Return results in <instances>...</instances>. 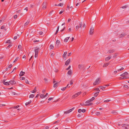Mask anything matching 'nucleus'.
Wrapping results in <instances>:
<instances>
[{"instance_id":"obj_3","label":"nucleus","mask_w":129,"mask_h":129,"mask_svg":"<svg viewBox=\"0 0 129 129\" xmlns=\"http://www.w3.org/2000/svg\"><path fill=\"white\" fill-rule=\"evenodd\" d=\"M81 93V91L79 92H78L76 94H75L73 95L72 96V98H75L78 95H79Z\"/></svg>"},{"instance_id":"obj_49","label":"nucleus","mask_w":129,"mask_h":129,"mask_svg":"<svg viewBox=\"0 0 129 129\" xmlns=\"http://www.w3.org/2000/svg\"><path fill=\"white\" fill-rule=\"evenodd\" d=\"M17 15H15L14 16V19H15L17 18Z\"/></svg>"},{"instance_id":"obj_12","label":"nucleus","mask_w":129,"mask_h":129,"mask_svg":"<svg viewBox=\"0 0 129 129\" xmlns=\"http://www.w3.org/2000/svg\"><path fill=\"white\" fill-rule=\"evenodd\" d=\"M125 35L126 34L124 33L121 34L119 35V37L120 38L123 37L125 36Z\"/></svg>"},{"instance_id":"obj_25","label":"nucleus","mask_w":129,"mask_h":129,"mask_svg":"<svg viewBox=\"0 0 129 129\" xmlns=\"http://www.w3.org/2000/svg\"><path fill=\"white\" fill-rule=\"evenodd\" d=\"M59 28V26H58L57 27V29L56 31V33H55L54 34L55 35H56L58 33V31Z\"/></svg>"},{"instance_id":"obj_64","label":"nucleus","mask_w":129,"mask_h":129,"mask_svg":"<svg viewBox=\"0 0 129 129\" xmlns=\"http://www.w3.org/2000/svg\"><path fill=\"white\" fill-rule=\"evenodd\" d=\"M70 84L71 85H72L73 84V82L72 81H71L70 82Z\"/></svg>"},{"instance_id":"obj_53","label":"nucleus","mask_w":129,"mask_h":129,"mask_svg":"<svg viewBox=\"0 0 129 129\" xmlns=\"http://www.w3.org/2000/svg\"><path fill=\"white\" fill-rule=\"evenodd\" d=\"M78 112L79 113L81 112H82V110L81 109H79L78 111Z\"/></svg>"},{"instance_id":"obj_2","label":"nucleus","mask_w":129,"mask_h":129,"mask_svg":"<svg viewBox=\"0 0 129 129\" xmlns=\"http://www.w3.org/2000/svg\"><path fill=\"white\" fill-rule=\"evenodd\" d=\"M100 82V78H98L96 79L95 81L93 83L94 85H96L99 84V83Z\"/></svg>"},{"instance_id":"obj_27","label":"nucleus","mask_w":129,"mask_h":129,"mask_svg":"<svg viewBox=\"0 0 129 129\" xmlns=\"http://www.w3.org/2000/svg\"><path fill=\"white\" fill-rule=\"evenodd\" d=\"M92 104H93L92 103H90L88 104H85V106H91V105H92Z\"/></svg>"},{"instance_id":"obj_11","label":"nucleus","mask_w":129,"mask_h":129,"mask_svg":"<svg viewBox=\"0 0 129 129\" xmlns=\"http://www.w3.org/2000/svg\"><path fill=\"white\" fill-rule=\"evenodd\" d=\"M128 74V73L126 72H125L124 73L122 74H121L120 75V76H125L126 75H127Z\"/></svg>"},{"instance_id":"obj_29","label":"nucleus","mask_w":129,"mask_h":129,"mask_svg":"<svg viewBox=\"0 0 129 129\" xmlns=\"http://www.w3.org/2000/svg\"><path fill=\"white\" fill-rule=\"evenodd\" d=\"M40 97L41 98H42V99H43V98H45L44 95L43 94H41L40 96Z\"/></svg>"},{"instance_id":"obj_31","label":"nucleus","mask_w":129,"mask_h":129,"mask_svg":"<svg viewBox=\"0 0 129 129\" xmlns=\"http://www.w3.org/2000/svg\"><path fill=\"white\" fill-rule=\"evenodd\" d=\"M128 88V87L127 85H124V88L125 89H127Z\"/></svg>"},{"instance_id":"obj_10","label":"nucleus","mask_w":129,"mask_h":129,"mask_svg":"<svg viewBox=\"0 0 129 129\" xmlns=\"http://www.w3.org/2000/svg\"><path fill=\"white\" fill-rule=\"evenodd\" d=\"M84 68V66L82 64H79L78 66V68L79 69H82Z\"/></svg>"},{"instance_id":"obj_48","label":"nucleus","mask_w":129,"mask_h":129,"mask_svg":"<svg viewBox=\"0 0 129 129\" xmlns=\"http://www.w3.org/2000/svg\"><path fill=\"white\" fill-rule=\"evenodd\" d=\"M67 88V87H63V88H62L61 89V90H64L65 89H66Z\"/></svg>"},{"instance_id":"obj_26","label":"nucleus","mask_w":129,"mask_h":129,"mask_svg":"<svg viewBox=\"0 0 129 129\" xmlns=\"http://www.w3.org/2000/svg\"><path fill=\"white\" fill-rule=\"evenodd\" d=\"M100 88H101L102 90H104L106 88V87H105L102 86H100Z\"/></svg>"},{"instance_id":"obj_61","label":"nucleus","mask_w":129,"mask_h":129,"mask_svg":"<svg viewBox=\"0 0 129 129\" xmlns=\"http://www.w3.org/2000/svg\"><path fill=\"white\" fill-rule=\"evenodd\" d=\"M53 99V98H50L48 99V100L49 101H50L51 100H52Z\"/></svg>"},{"instance_id":"obj_16","label":"nucleus","mask_w":129,"mask_h":129,"mask_svg":"<svg viewBox=\"0 0 129 129\" xmlns=\"http://www.w3.org/2000/svg\"><path fill=\"white\" fill-rule=\"evenodd\" d=\"M25 72H24L21 71L19 74V75L20 76H22L25 74Z\"/></svg>"},{"instance_id":"obj_50","label":"nucleus","mask_w":129,"mask_h":129,"mask_svg":"<svg viewBox=\"0 0 129 129\" xmlns=\"http://www.w3.org/2000/svg\"><path fill=\"white\" fill-rule=\"evenodd\" d=\"M6 42L7 43H10V40H8Z\"/></svg>"},{"instance_id":"obj_4","label":"nucleus","mask_w":129,"mask_h":129,"mask_svg":"<svg viewBox=\"0 0 129 129\" xmlns=\"http://www.w3.org/2000/svg\"><path fill=\"white\" fill-rule=\"evenodd\" d=\"M60 43V41L58 40H57L56 42V45L55 46V47H56V48H59V45Z\"/></svg>"},{"instance_id":"obj_30","label":"nucleus","mask_w":129,"mask_h":129,"mask_svg":"<svg viewBox=\"0 0 129 129\" xmlns=\"http://www.w3.org/2000/svg\"><path fill=\"white\" fill-rule=\"evenodd\" d=\"M123 77L124 79H127L129 78V77L128 76H124Z\"/></svg>"},{"instance_id":"obj_15","label":"nucleus","mask_w":129,"mask_h":129,"mask_svg":"<svg viewBox=\"0 0 129 129\" xmlns=\"http://www.w3.org/2000/svg\"><path fill=\"white\" fill-rule=\"evenodd\" d=\"M71 110L72 109H70L69 110L65 112L64 113L65 114L69 113L72 111Z\"/></svg>"},{"instance_id":"obj_5","label":"nucleus","mask_w":129,"mask_h":129,"mask_svg":"<svg viewBox=\"0 0 129 129\" xmlns=\"http://www.w3.org/2000/svg\"><path fill=\"white\" fill-rule=\"evenodd\" d=\"M94 28L93 27H91L89 32V34L90 35H92L93 34L94 32Z\"/></svg>"},{"instance_id":"obj_34","label":"nucleus","mask_w":129,"mask_h":129,"mask_svg":"<svg viewBox=\"0 0 129 129\" xmlns=\"http://www.w3.org/2000/svg\"><path fill=\"white\" fill-rule=\"evenodd\" d=\"M29 23V21H27L24 24L25 26H26Z\"/></svg>"},{"instance_id":"obj_20","label":"nucleus","mask_w":129,"mask_h":129,"mask_svg":"<svg viewBox=\"0 0 129 129\" xmlns=\"http://www.w3.org/2000/svg\"><path fill=\"white\" fill-rule=\"evenodd\" d=\"M112 113L113 114L116 115L117 114V112L113 110L112 112Z\"/></svg>"},{"instance_id":"obj_23","label":"nucleus","mask_w":129,"mask_h":129,"mask_svg":"<svg viewBox=\"0 0 129 129\" xmlns=\"http://www.w3.org/2000/svg\"><path fill=\"white\" fill-rule=\"evenodd\" d=\"M70 37H68L65 38L64 40V41L65 42H67L68 41V40L69 39Z\"/></svg>"},{"instance_id":"obj_44","label":"nucleus","mask_w":129,"mask_h":129,"mask_svg":"<svg viewBox=\"0 0 129 129\" xmlns=\"http://www.w3.org/2000/svg\"><path fill=\"white\" fill-rule=\"evenodd\" d=\"M71 28H69V29L67 31V32L68 33L70 32V31H71Z\"/></svg>"},{"instance_id":"obj_14","label":"nucleus","mask_w":129,"mask_h":129,"mask_svg":"<svg viewBox=\"0 0 129 129\" xmlns=\"http://www.w3.org/2000/svg\"><path fill=\"white\" fill-rule=\"evenodd\" d=\"M37 87L36 86L34 88V89L33 90L31 91V92L33 93H34L36 92L37 91Z\"/></svg>"},{"instance_id":"obj_42","label":"nucleus","mask_w":129,"mask_h":129,"mask_svg":"<svg viewBox=\"0 0 129 129\" xmlns=\"http://www.w3.org/2000/svg\"><path fill=\"white\" fill-rule=\"evenodd\" d=\"M124 69V68L123 67H122L120 69L118 70H117L118 71H121L122 70Z\"/></svg>"},{"instance_id":"obj_56","label":"nucleus","mask_w":129,"mask_h":129,"mask_svg":"<svg viewBox=\"0 0 129 129\" xmlns=\"http://www.w3.org/2000/svg\"><path fill=\"white\" fill-rule=\"evenodd\" d=\"M126 124H122V125H121V126H122V127H125V126H126Z\"/></svg>"},{"instance_id":"obj_46","label":"nucleus","mask_w":129,"mask_h":129,"mask_svg":"<svg viewBox=\"0 0 129 129\" xmlns=\"http://www.w3.org/2000/svg\"><path fill=\"white\" fill-rule=\"evenodd\" d=\"M25 82L27 84H29V83L28 82V81L27 79H25Z\"/></svg>"},{"instance_id":"obj_19","label":"nucleus","mask_w":129,"mask_h":129,"mask_svg":"<svg viewBox=\"0 0 129 129\" xmlns=\"http://www.w3.org/2000/svg\"><path fill=\"white\" fill-rule=\"evenodd\" d=\"M31 102V101H29L28 102L25 103V105L27 106L30 104Z\"/></svg>"},{"instance_id":"obj_38","label":"nucleus","mask_w":129,"mask_h":129,"mask_svg":"<svg viewBox=\"0 0 129 129\" xmlns=\"http://www.w3.org/2000/svg\"><path fill=\"white\" fill-rule=\"evenodd\" d=\"M94 90H96L98 91H100V89H99V88H95Z\"/></svg>"},{"instance_id":"obj_22","label":"nucleus","mask_w":129,"mask_h":129,"mask_svg":"<svg viewBox=\"0 0 129 129\" xmlns=\"http://www.w3.org/2000/svg\"><path fill=\"white\" fill-rule=\"evenodd\" d=\"M109 63H106L104 64V65L103 66V67H106L108 66L109 65Z\"/></svg>"},{"instance_id":"obj_59","label":"nucleus","mask_w":129,"mask_h":129,"mask_svg":"<svg viewBox=\"0 0 129 129\" xmlns=\"http://www.w3.org/2000/svg\"><path fill=\"white\" fill-rule=\"evenodd\" d=\"M21 47V45H19L18 46V48L19 49H20Z\"/></svg>"},{"instance_id":"obj_60","label":"nucleus","mask_w":129,"mask_h":129,"mask_svg":"<svg viewBox=\"0 0 129 129\" xmlns=\"http://www.w3.org/2000/svg\"><path fill=\"white\" fill-rule=\"evenodd\" d=\"M12 46L11 45H9L7 47V48L8 49H9L10 47H11Z\"/></svg>"},{"instance_id":"obj_24","label":"nucleus","mask_w":129,"mask_h":129,"mask_svg":"<svg viewBox=\"0 0 129 129\" xmlns=\"http://www.w3.org/2000/svg\"><path fill=\"white\" fill-rule=\"evenodd\" d=\"M72 73V71L71 70L69 71L68 72L67 74L69 75H70Z\"/></svg>"},{"instance_id":"obj_35","label":"nucleus","mask_w":129,"mask_h":129,"mask_svg":"<svg viewBox=\"0 0 129 129\" xmlns=\"http://www.w3.org/2000/svg\"><path fill=\"white\" fill-rule=\"evenodd\" d=\"M50 48L51 49H53L54 48V47L53 45L52 44L50 45Z\"/></svg>"},{"instance_id":"obj_57","label":"nucleus","mask_w":129,"mask_h":129,"mask_svg":"<svg viewBox=\"0 0 129 129\" xmlns=\"http://www.w3.org/2000/svg\"><path fill=\"white\" fill-rule=\"evenodd\" d=\"M12 64H10L9 65L8 67L9 68H11L12 66Z\"/></svg>"},{"instance_id":"obj_9","label":"nucleus","mask_w":129,"mask_h":129,"mask_svg":"<svg viewBox=\"0 0 129 129\" xmlns=\"http://www.w3.org/2000/svg\"><path fill=\"white\" fill-rule=\"evenodd\" d=\"M70 61V58L66 61V62L65 63V64L66 66L68 65Z\"/></svg>"},{"instance_id":"obj_41","label":"nucleus","mask_w":129,"mask_h":129,"mask_svg":"<svg viewBox=\"0 0 129 129\" xmlns=\"http://www.w3.org/2000/svg\"><path fill=\"white\" fill-rule=\"evenodd\" d=\"M19 58L18 57H16V58L15 59V60L14 61V62H15Z\"/></svg>"},{"instance_id":"obj_17","label":"nucleus","mask_w":129,"mask_h":129,"mask_svg":"<svg viewBox=\"0 0 129 129\" xmlns=\"http://www.w3.org/2000/svg\"><path fill=\"white\" fill-rule=\"evenodd\" d=\"M111 56H109L106 58L105 60L106 61H108L111 58Z\"/></svg>"},{"instance_id":"obj_45","label":"nucleus","mask_w":129,"mask_h":129,"mask_svg":"<svg viewBox=\"0 0 129 129\" xmlns=\"http://www.w3.org/2000/svg\"><path fill=\"white\" fill-rule=\"evenodd\" d=\"M127 6H122L121 8L123 9H124L126 8Z\"/></svg>"},{"instance_id":"obj_47","label":"nucleus","mask_w":129,"mask_h":129,"mask_svg":"<svg viewBox=\"0 0 129 129\" xmlns=\"http://www.w3.org/2000/svg\"><path fill=\"white\" fill-rule=\"evenodd\" d=\"M79 25H80V27H82V23L81 22H80L79 23Z\"/></svg>"},{"instance_id":"obj_28","label":"nucleus","mask_w":129,"mask_h":129,"mask_svg":"<svg viewBox=\"0 0 129 129\" xmlns=\"http://www.w3.org/2000/svg\"><path fill=\"white\" fill-rule=\"evenodd\" d=\"M92 101H91V100L90 99V100H87V101H86L85 102V103H90Z\"/></svg>"},{"instance_id":"obj_40","label":"nucleus","mask_w":129,"mask_h":129,"mask_svg":"<svg viewBox=\"0 0 129 129\" xmlns=\"http://www.w3.org/2000/svg\"><path fill=\"white\" fill-rule=\"evenodd\" d=\"M117 53H115L114 55L113 56V57L114 58H116L117 56Z\"/></svg>"},{"instance_id":"obj_37","label":"nucleus","mask_w":129,"mask_h":129,"mask_svg":"<svg viewBox=\"0 0 129 129\" xmlns=\"http://www.w3.org/2000/svg\"><path fill=\"white\" fill-rule=\"evenodd\" d=\"M34 96V95L33 94H31L29 96V98H33Z\"/></svg>"},{"instance_id":"obj_63","label":"nucleus","mask_w":129,"mask_h":129,"mask_svg":"<svg viewBox=\"0 0 129 129\" xmlns=\"http://www.w3.org/2000/svg\"><path fill=\"white\" fill-rule=\"evenodd\" d=\"M43 32L41 31L39 32V34L40 35H42L43 34Z\"/></svg>"},{"instance_id":"obj_6","label":"nucleus","mask_w":129,"mask_h":129,"mask_svg":"<svg viewBox=\"0 0 129 129\" xmlns=\"http://www.w3.org/2000/svg\"><path fill=\"white\" fill-rule=\"evenodd\" d=\"M46 2H44L43 3L42 5V9L43 10H44L46 9Z\"/></svg>"},{"instance_id":"obj_51","label":"nucleus","mask_w":129,"mask_h":129,"mask_svg":"<svg viewBox=\"0 0 129 129\" xmlns=\"http://www.w3.org/2000/svg\"><path fill=\"white\" fill-rule=\"evenodd\" d=\"M94 99H95L94 97H93L90 99L92 101Z\"/></svg>"},{"instance_id":"obj_55","label":"nucleus","mask_w":129,"mask_h":129,"mask_svg":"<svg viewBox=\"0 0 129 129\" xmlns=\"http://www.w3.org/2000/svg\"><path fill=\"white\" fill-rule=\"evenodd\" d=\"M71 66L70 65L68 68L66 69V70H69L71 68Z\"/></svg>"},{"instance_id":"obj_8","label":"nucleus","mask_w":129,"mask_h":129,"mask_svg":"<svg viewBox=\"0 0 129 129\" xmlns=\"http://www.w3.org/2000/svg\"><path fill=\"white\" fill-rule=\"evenodd\" d=\"M115 51L114 49H110L109 50L107 53H108L111 54L113 53Z\"/></svg>"},{"instance_id":"obj_36","label":"nucleus","mask_w":129,"mask_h":129,"mask_svg":"<svg viewBox=\"0 0 129 129\" xmlns=\"http://www.w3.org/2000/svg\"><path fill=\"white\" fill-rule=\"evenodd\" d=\"M79 27H80L78 25L76 26V30H78Z\"/></svg>"},{"instance_id":"obj_7","label":"nucleus","mask_w":129,"mask_h":129,"mask_svg":"<svg viewBox=\"0 0 129 129\" xmlns=\"http://www.w3.org/2000/svg\"><path fill=\"white\" fill-rule=\"evenodd\" d=\"M9 83L11 84H16V82L14 80H11L9 82Z\"/></svg>"},{"instance_id":"obj_32","label":"nucleus","mask_w":129,"mask_h":129,"mask_svg":"<svg viewBox=\"0 0 129 129\" xmlns=\"http://www.w3.org/2000/svg\"><path fill=\"white\" fill-rule=\"evenodd\" d=\"M9 83L8 82H6L5 83V84H4V85H9Z\"/></svg>"},{"instance_id":"obj_18","label":"nucleus","mask_w":129,"mask_h":129,"mask_svg":"<svg viewBox=\"0 0 129 129\" xmlns=\"http://www.w3.org/2000/svg\"><path fill=\"white\" fill-rule=\"evenodd\" d=\"M67 53V52H64L63 55V57L64 58H66V55Z\"/></svg>"},{"instance_id":"obj_1","label":"nucleus","mask_w":129,"mask_h":129,"mask_svg":"<svg viewBox=\"0 0 129 129\" xmlns=\"http://www.w3.org/2000/svg\"><path fill=\"white\" fill-rule=\"evenodd\" d=\"M40 50V49L38 48L35 50V57H37L38 56V53L39 51Z\"/></svg>"},{"instance_id":"obj_52","label":"nucleus","mask_w":129,"mask_h":129,"mask_svg":"<svg viewBox=\"0 0 129 129\" xmlns=\"http://www.w3.org/2000/svg\"><path fill=\"white\" fill-rule=\"evenodd\" d=\"M63 5V4H61V3H60L58 5L59 6H62Z\"/></svg>"},{"instance_id":"obj_43","label":"nucleus","mask_w":129,"mask_h":129,"mask_svg":"<svg viewBox=\"0 0 129 129\" xmlns=\"http://www.w3.org/2000/svg\"><path fill=\"white\" fill-rule=\"evenodd\" d=\"M110 101H111V100H107L104 101V102H108Z\"/></svg>"},{"instance_id":"obj_58","label":"nucleus","mask_w":129,"mask_h":129,"mask_svg":"<svg viewBox=\"0 0 129 129\" xmlns=\"http://www.w3.org/2000/svg\"><path fill=\"white\" fill-rule=\"evenodd\" d=\"M5 106V105H4V104L0 105V107H3Z\"/></svg>"},{"instance_id":"obj_62","label":"nucleus","mask_w":129,"mask_h":129,"mask_svg":"<svg viewBox=\"0 0 129 129\" xmlns=\"http://www.w3.org/2000/svg\"><path fill=\"white\" fill-rule=\"evenodd\" d=\"M82 112L83 113L85 112L86 111L84 109L82 110Z\"/></svg>"},{"instance_id":"obj_54","label":"nucleus","mask_w":129,"mask_h":129,"mask_svg":"<svg viewBox=\"0 0 129 129\" xmlns=\"http://www.w3.org/2000/svg\"><path fill=\"white\" fill-rule=\"evenodd\" d=\"M5 28V26L4 25H3L1 27V29H3L4 28Z\"/></svg>"},{"instance_id":"obj_39","label":"nucleus","mask_w":129,"mask_h":129,"mask_svg":"<svg viewBox=\"0 0 129 129\" xmlns=\"http://www.w3.org/2000/svg\"><path fill=\"white\" fill-rule=\"evenodd\" d=\"M95 114L98 116H99L100 115V113L99 112H96L95 113Z\"/></svg>"},{"instance_id":"obj_21","label":"nucleus","mask_w":129,"mask_h":129,"mask_svg":"<svg viewBox=\"0 0 129 129\" xmlns=\"http://www.w3.org/2000/svg\"><path fill=\"white\" fill-rule=\"evenodd\" d=\"M99 93V92H98L95 93L94 94V96H95V97H96L98 95Z\"/></svg>"},{"instance_id":"obj_33","label":"nucleus","mask_w":129,"mask_h":129,"mask_svg":"<svg viewBox=\"0 0 129 129\" xmlns=\"http://www.w3.org/2000/svg\"><path fill=\"white\" fill-rule=\"evenodd\" d=\"M19 105H17L16 106H14L12 107V108L14 109H16L19 107Z\"/></svg>"},{"instance_id":"obj_13","label":"nucleus","mask_w":129,"mask_h":129,"mask_svg":"<svg viewBox=\"0 0 129 129\" xmlns=\"http://www.w3.org/2000/svg\"><path fill=\"white\" fill-rule=\"evenodd\" d=\"M59 82L58 83L57 82L55 83L54 84L53 87L54 88H56L58 86V85L59 84Z\"/></svg>"}]
</instances>
